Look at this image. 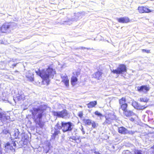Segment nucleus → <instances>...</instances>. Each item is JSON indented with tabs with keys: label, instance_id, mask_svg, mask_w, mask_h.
I'll return each mask as SVG.
<instances>
[{
	"label": "nucleus",
	"instance_id": "58836bf2",
	"mask_svg": "<svg viewBox=\"0 0 154 154\" xmlns=\"http://www.w3.org/2000/svg\"><path fill=\"white\" fill-rule=\"evenodd\" d=\"M94 153H95V154H101L100 153V152H96V151H95V152H94Z\"/></svg>",
	"mask_w": 154,
	"mask_h": 154
},
{
	"label": "nucleus",
	"instance_id": "9b49d317",
	"mask_svg": "<svg viewBox=\"0 0 154 154\" xmlns=\"http://www.w3.org/2000/svg\"><path fill=\"white\" fill-rule=\"evenodd\" d=\"M138 10L140 13H149L151 11L150 10L146 7H140L138 8Z\"/></svg>",
	"mask_w": 154,
	"mask_h": 154
},
{
	"label": "nucleus",
	"instance_id": "7ed1b4c3",
	"mask_svg": "<svg viewBox=\"0 0 154 154\" xmlns=\"http://www.w3.org/2000/svg\"><path fill=\"white\" fill-rule=\"evenodd\" d=\"M61 125L62 130L64 132L71 131L74 127L73 124L70 122H62Z\"/></svg>",
	"mask_w": 154,
	"mask_h": 154
},
{
	"label": "nucleus",
	"instance_id": "79ce46f5",
	"mask_svg": "<svg viewBox=\"0 0 154 154\" xmlns=\"http://www.w3.org/2000/svg\"><path fill=\"white\" fill-rule=\"evenodd\" d=\"M17 64H14L12 65V66H16V65H17Z\"/></svg>",
	"mask_w": 154,
	"mask_h": 154
},
{
	"label": "nucleus",
	"instance_id": "4be33fe9",
	"mask_svg": "<svg viewBox=\"0 0 154 154\" xmlns=\"http://www.w3.org/2000/svg\"><path fill=\"white\" fill-rule=\"evenodd\" d=\"M128 105L127 103L124 104H122V105L120 106V108H119V109H122L124 112V111L127 109V108L128 107Z\"/></svg>",
	"mask_w": 154,
	"mask_h": 154
},
{
	"label": "nucleus",
	"instance_id": "49530a36",
	"mask_svg": "<svg viewBox=\"0 0 154 154\" xmlns=\"http://www.w3.org/2000/svg\"><path fill=\"white\" fill-rule=\"evenodd\" d=\"M152 148L154 149V145L152 147Z\"/></svg>",
	"mask_w": 154,
	"mask_h": 154
},
{
	"label": "nucleus",
	"instance_id": "f03ea898",
	"mask_svg": "<svg viewBox=\"0 0 154 154\" xmlns=\"http://www.w3.org/2000/svg\"><path fill=\"white\" fill-rule=\"evenodd\" d=\"M37 74L40 76L48 85L50 81L49 79H53L55 74V71L52 68H48L46 70H43L41 72L40 70L36 71Z\"/></svg>",
	"mask_w": 154,
	"mask_h": 154
},
{
	"label": "nucleus",
	"instance_id": "a19ab883",
	"mask_svg": "<svg viewBox=\"0 0 154 154\" xmlns=\"http://www.w3.org/2000/svg\"><path fill=\"white\" fill-rule=\"evenodd\" d=\"M130 120L131 121H134V119L133 118H131Z\"/></svg>",
	"mask_w": 154,
	"mask_h": 154
},
{
	"label": "nucleus",
	"instance_id": "ddd939ff",
	"mask_svg": "<svg viewBox=\"0 0 154 154\" xmlns=\"http://www.w3.org/2000/svg\"><path fill=\"white\" fill-rule=\"evenodd\" d=\"M123 114L127 117H129L134 115L135 114L132 111L127 109L123 112Z\"/></svg>",
	"mask_w": 154,
	"mask_h": 154
},
{
	"label": "nucleus",
	"instance_id": "393cba45",
	"mask_svg": "<svg viewBox=\"0 0 154 154\" xmlns=\"http://www.w3.org/2000/svg\"><path fill=\"white\" fill-rule=\"evenodd\" d=\"M84 121L85 124L88 125H90L92 122L91 120L89 119H85Z\"/></svg>",
	"mask_w": 154,
	"mask_h": 154
},
{
	"label": "nucleus",
	"instance_id": "5701e85b",
	"mask_svg": "<svg viewBox=\"0 0 154 154\" xmlns=\"http://www.w3.org/2000/svg\"><path fill=\"white\" fill-rule=\"evenodd\" d=\"M132 105L135 109H139V108H138V107L139 106L138 103L136 102L135 101H133L132 103Z\"/></svg>",
	"mask_w": 154,
	"mask_h": 154
},
{
	"label": "nucleus",
	"instance_id": "bb28decb",
	"mask_svg": "<svg viewBox=\"0 0 154 154\" xmlns=\"http://www.w3.org/2000/svg\"><path fill=\"white\" fill-rule=\"evenodd\" d=\"M26 77L29 78L30 81H32L33 80V75L31 73L30 75H26Z\"/></svg>",
	"mask_w": 154,
	"mask_h": 154
},
{
	"label": "nucleus",
	"instance_id": "c756f323",
	"mask_svg": "<svg viewBox=\"0 0 154 154\" xmlns=\"http://www.w3.org/2000/svg\"><path fill=\"white\" fill-rule=\"evenodd\" d=\"M2 133L4 134H6L9 133V131L8 129H5L3 130Z\"/></svg>",
	"mask_w": 154,
	"mask_h": 154
},
{
	"label": "nucleus",
	"instance_id": "f8f14e48",
	"mask_svg": "<svg viewBox=\"0 0 154 154\" xmlns=\"http://www.w3.org/2000/svg\"><path fill=\"white\" fill-rule=\"evenodd\" d=\"M62 79V81L63 82L66 86H68L69 85V80L68 79V77L66 74H62L61 75Z\"/></svg>",
	"mask_w": 154,
	"mask_h": 154
},
{
	"label": "nucleus",
	"instance_id": "f257e3e1",
	"mask_svg": "<svg viewBox=\"0 0 154 154\" xmlns=\"http://www.w3.org/2000/svg\"><path fill=\"white\" fill-rule=\"evenodd\" d=\"M47 107V105L42 103L38 107L33 108V110L32 111V117L36 124H38L41 127H42L41 120L43 113Z\"/></svg>",
	"mask_w": 154,
	"mask_h": 154
},
{
	"label": "nucleus",
	"instance_id": "2eb2a0df",
	"mask_svg": "<svg viewBox=\"0 0 154 154\" xmlns=\"http://www.w3.org/2000/svg\"><path fill=\"white\" fill-rule=\"evenodd\" d=\"M118 132L122 134H127L128 130L125 128L122 127L119 128Z\"/></svg>",
	"mask_w": 154,
	"mask_h": 154
},
{
	"label": "nucleus",
	"instance_id": "b1692460",
	"mask_svg": "<svg viewBox=\"0 0 154 154\" xmlns=\"http://www.w3.org/2000/svg\"><path fill=\"white\" fill-rule=\"evenodd\" d=\"M77 81V79L76 77L73 76L72 77L71 79V82L72 85H74L75 82H76Z\"/></svg>",
	"mask_w": 154,
	"mask_h": 154
},
{
	"label": "nucleus",
	"instance_id": "473e14b6",
	"mask_svg": "<svg viewBox=\"0 0 154 154\" xmlns=\"http://www.w3.org/2000/svg\"><path fill=\"white\" fill-rule=\"evenodd\" d=\"M122 154H132L128 150H126L123 152Z\"/></svg>",
	"mask_w": 154,
	"mask_h": 154
},
{
	"label": "nucleus",
	"instance_id": "412c9836",
	"mask_svg": "<svg viewBox=\"0 0 154 154\" xmlns=\"http://www.w3.org/2000/svg\"><path fill=\"white\" fill-rule=\"evenodd\" d=\"M119 102L120 106L122 104H124L126 103V99L125 97H123L121 99H119Z\"/></svg>",
	"mask_w": 154,
	"mask_h": 154
},
{
	"label": "nucleus",
	"instance_id": "2f4dec72",
	"mask_svg": "<svg viewBox=\"0 0 154 154\" xmlns=\"http://www.w3.org/2000/svg\"><path fill=\"white\" fill-rule=\"evenodd\" d=\"M140 100L141 102H146L147 101V99L145 98H140Z\"/></svg>",
	"mask_w": 154,
	"mask_h": 154
},
{
	"label": "nucleus",
	"instance_id": "de8ad7c7",
	"mask_svg": "<svg viewBox=\"0 0 154 154\" xmlns=\"http://www.w3.org/2000/svg\"><path fill=\"white\" fill-rule=\"evenodd\" d=\"M88 49H90V48H87Z\"/></svg>",
	"mask_w": 154,
	"mask_h": 154
},
{
	"label": "nucleus",
	"instance_id": "72a5a7b5",
	"mask_svg": "<svg viewBox=\"0 0 154 154\" xmlns=\"http://www.w3.org/2000/svg\"><path fill=\"white\" fill-rule=\"evenodd\" d=\"M146 107H145L144 106H139L138 108L139 109H145Z\"/></svg>",
	"mask_w": 154,
	"mask_h": 154
},
{
	"label": "nucleus",
	"instance_id": "c9c22d12",
	"mask_svg": "<svg viewBox=\"0 0 154 154\" xmlns=\"http://www.w3.org/2000/svg\"><path fill=\"white\" fill-rule=\"evenodd\" d=\"M142 51L143 52H146L147 53H149L150 52V50H146L145 49H143V50H142Z\"/></svg>",
	"mask_w": 154,
	"mask_h": 154
},
{
	"label": "nucleus",
	"instance_id": "c03bdc74",
	"mask_svg": "<svg viewBox=\"0 0 154 154\" xmlns=\"http://www.w3.org/2000/svg\"><path fill=\"white\" fill-rule=\"evenodd\" d=\"M77 16H79V15H80V14L79 13H77L76 14Z\"/></svg>",
	"mask_w": 154,
	"mask_h": 154
},
{
	"label": "nucleus",
	"instance_id": "9d476101",
	"mask_svg": "<svg viewBox=\"0 0 154 154\" xmlns=\"http://www.w3.org/2000/svg\"><path fill=\"white\" fill-rule=\"evenodd\" d=\"M10 25L8 23H5L0 28V30L2 33H6L8 32Z\"/></svg>",
	"mask_w": 154,
	"mask_h": 154
},
{
	"label": "nucleus",
	"instance_id": "0eeeda50",
	"mask_svg": "<svg viewBox=\"0 0 154 154\" xmlns=\"http://www.w3.org/2000/svg\"><path fill=\"white\" fill-rule=\"evenodd\" d=\"M15 142V141H14V139L11 143L9 142L7 143L5 145V148L10 149L12 152H14L15 149L13 146L14 147L16 146Z\"/></svg>",
	"mask_w": 154,
	"mask_h": 154
},
{
	"label": "nucleus",
	"instance_id": "4468645a",
	"mask_svg": "<svg viewBox=\"0 0 154 154\" xmlns=\"http://www.w3.org/2000/svg\"><path fill=\"white\" fill-rule=\"evenodd\" d=\"M117 20L119 22L122 23H127L130 21L129 18L127 17H121Z\"/></svg>",
	"mask_w": 154,
	"mask_h": 154
},
{
	"label": "nucleus",
	"instance_id": "a878e982",
	"mask_svg": "<svg viewBox=\"0 0 154 154\" xmlns=\"http://www.w3.org/2000/svg\"><path fill=\"white\" fill-rule=\"evenodd\" d=\"M106 119L105 121V122L104 123V124H110L111 122V120L110 119H108L107 118V116H106Z\"/></svg>",
	"mask_w": 154,
	"mask_h": 154
},
{
	"label": "nucleus",
	"instance_id": "4c0bfd02",
	"mask_svg": "<svg viewBox=\"0 0 154 154\" xmlns=\"http://www.w3.org/2000/svg\"><path fill=\"white\" fill-rule=\"evenodd\" d=\"M79 116L80 117H82V112H80L79 114Z\"/></svg>",
	"mask_w": 154,
	"mask_h": 154
},
{
	"label": "nucleus",
	"instance_id": "aec40b11",
	"mask_svg": "<svg viewBox=\"0 0 154 154\" xmlns=\"http://www.w3.org/2000/svg\"><path fill=\"white\" fill-rule=\"evenodd\" d=\"M80 137L76 136H73L69 138V140L71 141H73V140L76 141L77 140H79L80 139Z\"/></svg>",
	"mask_w": 154,
	"mask_h": 154
},
{
	"label": "nucleus",
	"instance_id": "a18cd8bd",
	"mask_svg": "<svg viewBox=\"0 0 154 154\" xmlns=\"http://www.w3.org/2000/svg\"><path fill=\"white\" fill-rule=\"evenodd\" d=\"M85 137H81L80 139H83V138H85Z\"/></svg>",
	"mask_w": 154,
	"mask_h": 154
},
{
	"label": "nucleus",
	"instance_id": "f704fd0d",
	"mask_svg": "<svg viewBox=\"0 0 154 154\" xmlns=\"http://www.w3.org/2000/svg\"><path fill=\"white\" fill-rule=\"evenodd\" d=\"M92 126L93 128H95L96 127V123L94 121L92 122L91 123Z\"/></svg>",
	"mask_w": 154,
	"mask_h": 154
},
{
	"label": "nucleus",
	"instance_id": "6ab92c4d",
	"mask_svg": "<svg viewBox=\"0 0 154 154\" xmlns=\"http://www.w3.org/2000/svg\"><path fill=\"white\" fill-rule=\"evenodd\" d=\"M20 132H19V130L18 129H16L15 130L14 132V137L15 139L19 138V135Z\"/></svg>",
	"mask_w": 154,
	"mask_h": 154
},
{
	"label": "nucleus",
	"instance_id": "f3484780",
	"mask_svg": "<svg viewBox=\"0 0 154 154\" xmlns=\"http://www.w3.org/2000/svg\"><path fill=\"white\" fill-rule=\"evenodd\" d=\"M102 73L100 71H98L95 72L94 74L93 75V77L99 79L102 75Z\"/></svg>",
	"mask_w": 154,
	"mask_h": 154
},
{
	"label": "nucleus",
	"instance_id": "cd10ccee",
	"mask_svg": "<svg viewBox=\"0 0 154 154\" xmlns=\"http://www.w3.org/2000/svg\"><path fill=\"white\" fill-rule=\"evenodd\" d=\"M135 154H143V152L140 150H135L134 151Z\"/></svg>",
	"mask_w": 154,
	"mask_h": 154
},
{
	"label": "nucleus",
	"instance_id": "ea45409f",
	"mask_svg": "<svg viewBox=\"0 0 154 154\" xmlns=\"http://www.w3.org/2000/svg\"><path fill=\"white\" fill-rule=\"evenodd\" d=\"M14 73H13V74H15V73H16V72H17V73H19V72L17 71H16L14 72Z\"/></svg>",
	"mask_w": 154,
	"mask_h": 154
},
{
	"label": "nucleus",
	"instance_id": "423d86ee",
	"mask_svg": "<svg viewBox=\"0 0 154 154\" xmlns=\"http://www.w3.org/2000/svg\"><path fill=\"white\" fill-rule=\"evenodd\" d=\"M126 71V68L125 65H121L116 69L113 70L112 72L114 74H120Z\"/></svg>",
	"mask_w": 154,
	"mask_h": 154
},
{
	"label": "nucleus",
	"instance_id": "1a4fd4ad",
	"mask_svg": "<svg viewBox=\"0 0 154 154\" xmlns=\"http://www.w3.org/2000/svg\"><path fill=\"white\" fill-rule=\"evenodd\" d=\"M137 90L140 92L147 93L149 90L150 88L147 85H142L137 88Z\"/></svg>",
	"mask_w": 154,
	"mask_h": 154
},
{
	"label": "nucleus",
	"instance_id": "7c9ffc66",
	"mask_svg": "<svg viewBox=\"0 0 154 154\" xmlns=\"http://www.w3.org/2000/svg\"><path fill=\"white\" fill-rule=\"evenodd\" d=\"M135 132H134V131H128V130L127 134H129L133 135L134 134Z\"/></svg>",
	"mask_w": 154,
	"mask_h": 154
},
{
	"label": "nucleus",
	"instance_id": "39448f33",
	"mask_svg": "<svg viewBox=\"0 0 154 154\" xmlns=\"http://www.w3.org/2000/svg\"><path fill=\"white\" fill-rule=\"evenodd\" d=\"M10 114L8 112H2L1 113L0 120L5 123L10 121Z\"/></svg>",
	"mask_w": 154,
	"mask_h": 154
},
{
	"label": "nucleus",
	"instance_id": "a211bd4d",
	"mask_svg": "<svg viewBox=\"0 0 154 154\" xmlns=\"http://www.w3.org/2000/svg\"><path fill=\"white\" fill-rule=\"evenodd\" d=\"M97 104L96 101H93L90 102L87 104L88 107V108H90L94 107Z\"/></svg>",
	"mask_w": 154,
	"mask_h": 154
},
{
	"label": "nucleus",
	"instance_id": "37998d69",
	"mask_svg": "<svg viewBox=\"0 0 154 154\" xmlns=\"http://www.w3.org/2000/svg\"><path fill=\"white\" fill-rule=\"evenodd\" d=\"M85 48H86L84 47H81V49H83V50L85 49Z\"/></svg>",
	"mask_w": 154,
	"mask_h": 154
},
{
	"label": "nucleus",
	"instance_id": "c85d7f7f",
	"mask_svg": "<svg viewBox=\"0 0 154 154\" xmlns=\"http://www.w3.org/2000/svg\"><path fill=\"white\" fill-rule=\"evenodd\" d=\"M95 115H97L99 117L102 116V115L97 111H96L95 112Z\"/></svg>",
	"mask_w": 154,
	"mask_h": 154
},
{
	"label": "nucleus",
	"instance_id": "6e6552de",
	"mask_svg": "<svg viewBox=\"0 0 154 154\" xmlns=\"http://www.w3.org/2000/svg\"><path fill=\"white\" fill-rule=\"evenodd\" d=\"M62 128V125L61 126L58 123H57L56 126H55L54 129L52 130L51 131L53 135L55 137L57 135L60 133L59 130H58Z\"/></svg>",
	"mask_w": 154,
	"mask_h": 154
},
{
	"label": "nucleus",
	"instance_id": "20e7f679",
	"mask_svg": "<svg viewBox=\"0 0 154 154\" xmlns=\"http://www.w3.org/2000/svg\"><path fill=\"white\" fill-rule=\"evenodd\" d=\"M54 115L59 117H62L64 119L68 118L69 115L66 109L63 110L60 112H54Z\"/></svg>",
	"mask_w": 154,
	"mask_h": 154
},
{
	"label": "nucleus",
	"instance_id": "dca6fc26",
	"mask_svg": "<svg viewBox=\"0 0 154 154\" xmlns=\"http://www.w3.org/2000/svg\"><path fill=\"white\" fill-rule=\"evenodd\" d=\"M107 116V117L108 119H109L111 120H116L117 118L116 116L114 113H111L108 114Z\"/></svg>",
	"mask_w": 154,
	"mask_h": 154
},
{
	"label": "nucleus",
	"instance_id": "e433bc0d",
	"mask_svg": "<svg viewBox=\"0 0 154 154\" xmlns=\"http://www.w3.org/2000/svg\"><path fill=\"white\" fill-rule=\"evenodd\" d=\"M82 131V132L83 134H84L85 133V132L84 130V128L82 126V129H81Z\"/></svg>",
	"mask_w": 154,
	"mask_h": 154
}]
</instances>
